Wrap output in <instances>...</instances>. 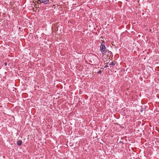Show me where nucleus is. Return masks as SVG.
Wrapping results in <instances>:
<instances>
[{
  "instance_id": "f257e3e1",
  "label": "nucleus",
  "mask_w": 159,
  "mask_h": 159,
  "mask_svg": "<svg viewBox=\"0 0 159 159\" xmlns=\"http://www.w3.org/2000/svg\"><path fill=\"white\" fill-rule=\"evenodd\" d=\"M100 48L101 52L102 54H104L107 51H109L107 49H106L105 45V42L104 41L102 42Z\"/></svg>"
},
{
  "instance_id": "f03ea898",
  "label": "nucleus",
  "mask_w": 159,
  "mask_h": 159,
  "mask_svg": "<svg viewBox=\"0 0 159 159\" xmlns=\"http://www.w3.org/2000/svg\"><path fill=\"white\" fill-rule=\"evenodd\" d=\"M91 62H93L94 65H96L99 64V59L97 56H95L92 57L91 59Z\"/></svg>"
},
{
  "instance_id": "7ed1b4c3",
  "label": "nucleus",
  "mask_w": 159,
  "mask_h": 159,
  "mask_svg": "<svg viewBox=\"0 0 159 159\" xmlns=\"http://www.w3.org/2000/svg\"><path fill=\"white\" fill-rule=\"evenodd\" d=\"M38 1L45 4L49 3V0H38Z\"/></svg>"
},
{
  "instance_id": "20e7f679",
  "label": "nucleus",
  "mask_w": 159,
  "mask_h": 159,
  "mask_svg": "<svg viewBox=\"0 0 159 159\" xmlns=\"http://www.w3.org/2000/svg\"><path fill=\"white\" fill-rule=\"evenodd\" d=\"M22 142L21 140H18L16 142L18 146H20L22 144Z\"/></svg>"
},
{
  "instance_id": "39448f33",
  "label": "nucleus",
  "mask_w": 159,
  "mask_h": 159,
  "mask_svg": "<svg viewBox=\"0 0 159 159\" xmlns=\"http://www.w3.org/2000/svg\"><path fill=\"white\" fill-rule=\"evenodd\" d=\"M116 61H114L111 62L110 63H109L110 65H113V66H115L116 64Z\"/></svg>"
},
{
  "instance_id": "423d86ee",
  "label": "nucleus",
  "mask_w": 159,
  "mask_h": 159,
  "mask_svg": "<svg viewBox=\"0 0 159 159\" xmlns=\"http://www.w3.org/2000/svg\"><path fill=\"white\" fill-rule=\"evenodd\" d=\"M108 52V55H109L111 56V54H112V53L111 52L109 51Z\"/></svg>"
},
{
  "instance_id": "0eeeda50",
  "label": "nucleus",
  "mask_w": 159,
  "mask_h": 159,
  "mask_svg": "<svg viewBox=\"0 0 159 159\" xmlns=\"http://www.w3.org/2000/svg\"><path fill=\"white\" fill-rule=\"evenodd\" d=\"M101 71L100 70L98 72V73L99 74H100L101 73Z\"/></svg>"
},
{
  "instance_id": "6e6552de",
  "label": "nucleus",
  "mask_w": 159,
  "mask_h": 159,
  "mask_svg": "<svg viewBox=\"0 0 159 159\" xmlns=\"http://www.w3.org/2000/svg\"><path fill=\"white\" fill-rule=\"evenodd\" d=\"M4 65L5 66H6L7 65V63L6 62H5L4 63Z\"/></svg>"
},
{
  "instance_id": "1a4fd4ad",
  "label": "nucleus",
  "mask_w": 159,
  "mask_h": 159,
  "mask_svg": "<svg viewBox=\"0 0 159 159\" xmlns=\"http://www.w3.org/2000/svg\"><path fill=\"white\" fill-rule=\"evenodd\" d=\"M108 67V66L107 65L105 66L104 68H106V67Z\"/></svg>"
}]
</instances>
